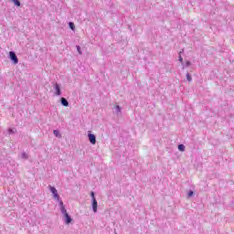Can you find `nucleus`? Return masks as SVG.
I'll use <instances>...</instances> for the list:
<instances>
[{
	"label": "nucleus",
	"mask_w": 234,
	"mask_h": 234,
	"mask_svg": "<svg viewBox=\"0 0 234 234\" xmlns=\"http://www.w3.org/2000/svg\"><path fill=\"white\" fill-rule=\"evenodd\" d=\"M9 58L11 59V61H13L15 65H17V63H19V58H17V56L14 51L9 52Z\"/></svg>",
	"instance_id": "obj_1"
},
{
	"label": "nucleus",
	"mask_w": 234,
	"mask_h": 234,
	"mask_svg": "<svg viewBox=\"0 0 234 234\" xmlns=\"http://www.w3.org/2000/svg\"><path fill=\"white\" fill-rule=\"evenodd\" d=\"M55 96H61V86L56 82L54 84Z\"/></svg>",
	"instance_id": "obj_2"
},
{
	"label": "nucleus",
	"mask_w": 234,
	"mask_h": 234,
	"mask_svg": "<svg viewBox=\"0 0 234 234\" xmlns=\"http://www.w3.org/2000/svg\"><path fill=\"white\" fill-rule=\"evenodd\" d=\"M49 190L53 194L54 198L59 200V194H58V189L52 186H49Z\"/></svg>",
	"instance_id": "obj_3"
},
{
	"label": "nucleus",
	"mask_w": 234,
	"mask_h": 234,
	"mask_svg": "<svg viewBox=\"0 0 234 234\" xmlns=\"http://www.w3.org/2000/svg\"><path fill=\"white\" fill-rule=\"evenodd\" d=\"M88 138L92 145H96V135H94V133H89Z\"/></svg>",
	"instance_id": "obj_4"
},
{
	"label": "nucleus",
	"mask_w": 234,
	"mask_h": 234,
	"mask_svg": "<svg viewBox=\"0 0 234 234\" xmlns=\"http://www.w3.org/2000/svg\"><path fill=\"white\" fill-rule=\"evenodd\" d=\"M91 207L94 213H98V201L96 200V198H93V200H91Z\"/></svg>",
	"instance_id": "obj_5"
},
{
	"label": "nucleus",
	"mask_w": 234,
	"mask_h": 234,
	"mask_svg": "<svg viewBox=\"0 0 234 234\" xmlns=\"http://www.w3.org/2000/svg\"><path fill=\"white\" fill-rule=\"evenodd\" d=\"M59 206H60V212L62 213V215H69V213H67V208H65V205H63V201H59Z\"/></svg>",
	"instance_id": "obj_6"
},
{
	"label": "nucleus",
	"mask_w": 234,
	"mask_h": 234,
	"mask_svg": "<svg viewBox=\"0 0 234 234\" xmlns=\"http://www.w3.org/2000/svg\"><path fill=\"white\" fill-rule=\"evenodd\" d=\"M64 218L65 224H70L72 222V218L69 214H66Z\"/></svg>",
	"instance_id": "obj_7"
},
{
	"label": "nucleus",
	"mask_w": 234,
	"mask_h": 234,
	"mask_svg": "<svg viewBox=\"0 0 234 234\" xmlns=\"http://www.w3.org/2000/svg\"><path fill=\"white\" fill-rule=\"evenodd\" d=\"M60 103L63 107H69V101H67L64 97L60 98Z\"/></svg>",
	"instance_id": "obj_8"
},
{
	"label": "nucleus",
	"mask_w": 234,
	"mask_h": 234,
	"mask_svg": "<svg viewBox=\"0 0 234 234\" xmlns=\"http://www.w3.org/2000/svg\"><path fill=\"white\" fill-rule=\"evenodd\" d=\"M114 109H115V113L122 114V108L120 107V105H116Z\"/></svg>",
	"instance_id": "obj_9"
},
{
	"label": "nucleus",
	"mask_w": 234,
	"mask_h": 234,
	"mask_svg": "<svg viewBox=\"0 0 234 234\" xmlns=\"http://www.w3.org/2000/svg\"><path fill=\"white\" fill-rule=\"evenodd\" d=\"M53 134H54V136H56L57 138H61V133H59V131H58V130H54V131H53Z\"/></svg>",
	"instance_id": "obj_10"
},
{
	"label": "nucleus",
	"mask_w": 234,
	"mask_h": 234,
	"mask_svg": "<svg viewBox=\"0 0 234 234\" xmlns=\"http://www.w3.org/2000/svg\"><path fill=\"white\" fill-rule=\"evenodd\" d=\"M21 158H22L23 160H28V154H27V153L23 152V153L21 154Z\"/></svg>",
	"instance_id": "obj_11"
},
{
	"label": "nucleus",
	"mask_w": 234,
	"mask_h": 234,
	"mask_svg": "<svg viewBox=\"0 0 234 234\" xmlns=\"http://www.w3.org/2000/svg\"><path fill=\"white\" fill-rule=\"evenodd\" d=\"M178 151H181V152L186 151V146L184 144H179L178 145Z\"/></svg>",
	"instance_id": "obj_12"
},
{
	"label": "nucleus",
	"mask_w": 234,
	"mask_h": 234,
	"mask_svg": "<svg viewBox=\"0 0 234 234\" xmlns=\"http://www.w3.org/2000/svg\"><path fill=\"white\" fill-rule=\"evenodd\" d=\"M69 28H71L72 30H76V26H75L72 22H69Z\"/></svg>",
	"instance_id": "obj_13"
},
{
	"label": "nucleus",
	"mask_w": 234,
	"mask_h": 234,
	"mask_svg": "<svg viewBox=\"0 0 234 234\" xmlns=\"http://www.w3.org/2000/svg\"><path fill=\"white\" fill-rule=\"evenodd\" d=\"M13 3L16 5V6H21V2H19V0H13Z\"/></svg>",
	"instance_id": "obj_14"
},
{
	"label": "nucleus",
	"mask_w": 234,
	"mask_h": 234,
	"mask_svg": "<svg viewBox=\"0 0 234 234\" xmlns=\"http://www.w3.org/2000/svg\"><path fill=\"white\" fill-rule=\"evenodd\" d=\"M186 80L187 81H193V78L191 77V74L186 73Z\"/></svg>",
	"instance_id": "obj_15"
},
{
	"label": "nucleus",
	"mask_w": 234,
	"mask_h": 234,
	"mask_svg": "<svg viewBox=\"0 0 234 234\" xmlns=\"http://www.w3.org/2000/svg\"><path fill=\"white\" fill-rule=\"evenodd\" d=\"M193 195H195V193L192 190H190L187 194L188 198H191V197H193Z\"/></svg>",
	"instance_id": "obj_16"
},
{
	"label": "nucleus",
	"mask_w": 234,
	"mask_h": 234,
	"mask_svg": "<svg viewBox=\"0 0 234 234\" xmlns=\"http://www.w3.org/2000/svg\"><path fill=\"white\" fill-rule=\"evenodd\" d=\"M14 129H12V128H9L8 129V134H14Z\"/></svg>",
	"instance_id": "obj_17"
},
{
	"label": "nucleus",
	"mask_w": 234,
	"mask_h": 234,
	"mask_svg": "<svg viewBox=\"0 0 234 234\" xmlns=\"http://www.w3.org/2000/svg\"><path fill=\"white\" fill-rule=\"evenodd\" d=\"M181 52H183V51H180V52H179V61L182 63V62L184 61V58H183L182 56L180 55Z\"/></svg>",
	"instance_id": "obj_18"
},
{
	"label": "nucleus",
	"mask_w": 234,
	"mask_h": 234,
	"mask_svg": "<svg viewBox=\"0 0 234 234\" xmlns=\"http://www.w3.org/2000/svg\"><path fill=\"white\" fill-rule=\"evenodd\" d=\"M77 50H78L79 54H80V55L82 54L81 48L80 46H77Z\"/></svg>",
	"instance_id": "obj_19"
},
{
	"label": "nucleus",
	"mask_w": 234,
	"mask_h": 234,
	"mask_svg": "<svg viewBox=\"0 0 234 234\" xmlns=\"http://www.w3.org/2000/svg\"><path fill=\"white\" fill-rule=\"evenodd\" d=\"M90 197H91V200H94V198H96V197L94 196V192H90Z\"/></svg>",
	"instance_id": "obj_20"
},
{
	"label": "nucleus",
	"mask_w": 234,
	"mask_h": 234,
	"mask_svg": "<svg viewBox=\"0 0 234 234\" xmlns=\"http://www.w3.org/2000/svg\"><path fill=\"white\" fill-rule=\"evenodd\" d=\"M190 66H191V62L190 61H186V67H190Z\"/></svg>",
	"instance_id": "obj_21"
}]
</instances>
